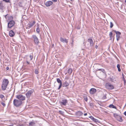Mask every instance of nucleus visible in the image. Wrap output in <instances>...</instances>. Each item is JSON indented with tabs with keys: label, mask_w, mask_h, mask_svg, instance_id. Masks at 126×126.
I'll use <instances>...</instances> for the list:
<instances>
[{
	"label": "nucleus",
	"mask_w": 126,
	"mask_h": 126,
	"mask_svg": "<svg viewBox=\"0 0 126 126\" xmlns=\"http://www.w3.org/2000/svg\"><path fill=\"white\" fill-rule=\"evenodd\" d=\"M9 83V81L7 79H5L3 80L1 86V89L2 90L5 91L6 90Z\"/></svg>",
	"instance_id": "obj_1"
},
{
	"label": "nucleus",
	"mask_w": 126,
	"mask_h": 126,
	"mask_svg": "<svg viewBox=\"0 0 126 126\" xmlns=\"http://www.w3.org/2000/svg\"><path fill=\"white\" fill-rule=\"evenodd\" d=\"M22 103V102L21 101L18 100L16 99H15L13 101L14 105L16 107H18L21 105Z\"/></svg>",
	"instance_id": "obj_2"
},
{
	"label": "nucleus",
	"mask_w": 126,
	"mask_h": 126,
	"mask_svg": "<svg viewBox=\"0 0 126 126\" xmlns=\"http://www.w3.org/2000/svg\"><path fill=\"white\" fill-rule=\"evenodd\" d=\"M32 38L33 39L35 44L36 45H38L39 43V41L37 36L35 35H32Z\"/></svg>",
	"instance_id": "obj_3"
},
{
	"label": "nucleus",
	"mask_w": 126,
	"mask_h": 126,
	"mask_svg": "<svg viewBox=\"0 0 126 126\" xmlns=\"http://www.w3.org/2000/svg\"><path fill=\"white\" fill-rule=\"evenodd\" d=\"M34 92V90L33 89H32L28 91L26 94V97L27 98H29L31 96L32 94Z\"/></svg>",
	"instance_id": "obj_4"
},
{
	"label": "nucleus",
	"mask_w": 126,
	"mask_h": 126,
	"mask_svg": "<svg viewBox=\"0 0 126 126\" xmlns=\"http://www.w3.org/2000/svg\"><path fill=\"white\" fill-rule=\"evenodd\" d=\"M112 31L116 33V40L117 41H118L120 39L121 33L117 31H116L114 30H113Z\"/></svg>",
	"instance_id": "obj_5"
},
{
	"label": "nucleus",
	"mask_w": 126,
	"mask_h": 126,
	"mask_svg": "<svg viewBox=\"0 0 126 126\" xmlns=\"http://www.w3.org/2000/svg\"><path fill=\"white\" fill-rule=\"evenodd\" d=\"M114 117L116 118L117 121L120 122L122 121L123 120L120 116L117 115L116 114H114Z\"/></svg>",
	"instance_id": "obj_6"
},
{
	"label": "nucleus",
	"mask_w": 126,
	"mask_h": 126,
	"mask_svg": "<svg viewBox=\"0 0 126 126\" xmlns=\"http://www.w3.org/2000/svg\"><path fill=\"white\" fill-rule=\"evenodd\" d=\"M16 98L21 101L24 100L25 99V96L21 94L17 95L16 96Z\"/></svg>",
	"instance_id": "obj_7"
},
{
	"label": "nucleus",
	"mask_w": 126,
	"mask_h": 126,
	"mask_svg": "<svg viewBox=\"0 0 126 126\" xmlns=\"http://www.w3.org/2000/svg\"><path fill=\"white\" fill-rule=\"evenodd\" d=\"M15 24V22L13 20L10 21L8 23V27L10 28L13 26Z\"/></svg>",
	"instance_id": "obj_8"
},
{
	"label": "nucleus",
	"mask_w": 126,
	"mask_h": 126,
	"mask_svg": "<svg viewBox=\"0 0 126 126\" xmlns=\"http://www.w3.org/2000/svg\"><path fill=\"white\" fill-rule=\"evenodd\" d=\"M106 87L108 89L112 90L113 89L114 87L113 85L110 83H108L106 85Z\"/></svg>",
	"instance_id": "obj_9"
},
{
	"label": "nucleus",
	"mask_w": 126,
	"mask_h": 126,
	"mask_svg": "<svg viewBox=\"0 0 126 126\" xmlns=\"http://www.w3.org/2000/svg\"><path fill=\"white\" fill-rule=\"evenodd\" d=\"M36 22L35 21H34L32 22H30L29 23L28 25V27L26 28V29H29L33 26L34 25L35 23Z\"/></svg>",
	"instance_id": "obj_10"
},
{
	"label": "nucleus",
	"mask_w": 126,
	"mask_h": 126,
	"mask_svg": "<svg viewBox=\"0 0 126 126\" xmlns=\"http://www.w3.org/2000/svg\"><path fill=\"white\" fill-rule=\"evenodd\" d=\"M5 8L4 6L3 5V3L0 1V9L1 10V12H4V10Z\"/></svg>",
	"instance_id": "obj_11"
},
{
	"label": "nucleus",
	"mask_w": 126,
	"mask_h": 126,
	"mask_svg": "<svg viewBox=\"0 0 126 126\" xmlns=\"http://www.w3.org/2000/svg\"><path fill=\"white\" fill-rule=\"evenodd\" d=\"M96 91V89L94 88H91L90 90V93L91 94H93Z\"/></svg>",
	"instance_id": "obj_12"
},
{
	"label": "nucleus",
	"mask_w": 126,
	"mask_h": 126,
	"mask_svg": "<svg viewBox=\"0 0 126 126\" xmlns=\"http://www.w3.org/2000/svg\"><path fill=\"white\" fill-rule=\"evenodd\" d=\"M53 2L51 1H48L46 2L45 5L47 7L53 4Z\"/></svg>",
	"instance_id": "obj_13"
},
{
	"label": "nucleus",
	"mask_w": 126,
	"mask_h": 126,
	"mask_svg": "<svg viewBox=\"0 0 126 126\" xmlns=\"http://www.w3.org/2000/svg\"><path fill=\"white\" fill-rule=\"evenodd\" d=\"M83 114V113L80 111H78L76 112L75 113L76 115L79 116L82 115Z\"/></svg>",
	"instance_id": "obj_14"
},
{
	"label": "nucleus",
	"mask_w": 126,
	"mask_h": 126,
	"mask_svg": "<svg viewBox=\"0 0 126 126\" xmlns=\"http://www.w3.org/2000/svg\"><path fill=\"white\" fill-rule=\"evenodd\" d=\"M88 41L90 43V46L92 47L93 45V42L92 40L91 39H88Z\"/></svg>",
	"instance_id": "obj_15"
},
{
	"label": "nucleus",
	"mask_w": 126,
	"mask_h": 126,
	"mask_svg": "<svg viewBox=\"0 0 126 126\" xmlns=\"http://www.w3.org/2000/svg\"><path fill=\"white\" fill-rule=\"evenodd\" d=\"M14 32L12 31L11 30L9 31V35L11 37H13L15 35Z\"/></svg>",
	"instance_id": "obj_16"
},
{
	"label": "nucleus",
	"mask_w": 126,
	"mask_h": 126,
	"mask_svg": "<svg viewBox=\"0 0 126 126\" xmlns=\"http://www.w3.org/2000/svg\"><path fill=\"white\" fill-rule=\"evenodd\" d=\"M61 41L63 43H67L68 41L67 40L64 39L62 37H61L60 39Z\"/></svg>",
	"instance_id": "obj_17"
},
{
	"label": "nucleus",
	"mask_w": 126,
	"mask_h": 126,
	"mask_svg": "<svg viewBox=\"0 0 126 126\" xmlns=\"http://www.w3.org/2000/svg\"><path fill=\"white\" fill-rule=\"evenodd\" d=\"M69 83L66 81H65L64 82L62 85V86L63 87H65L68 86L69 85Z\"/></svg>",
	"instance_id": "obj_18"
},
{
	"label": "nucleus",
	"mask_w": 126,
	"mask_h": 126,
	"mask_svg": "<svg viewBox=\"0 0 126 126\" xmlns=\"http://www.w3.org/2000/svg\"><path fill=\"white\" fill-rule=\"evenodd\" d=\"M67 102V99H64L61 102V103L63 105H65Z\"/></svg>",
	"instance_id": "obj_19"
},
{
	"label": "nucleus",
	"mask_w": 126,
	"mask_h": 126,
	"mask_svg": "<svg viewBox=\"0 0 126 126\" xmlns=\"http://www.w3.org/2000/svg\"><path fill=\"white\" fill-rule=\"evenodd\" d=\"M35 123L33 122H31L29 123V126H35Z\"/></svg>",
	"instance_id": "obj_20"
},
{
	"label": "nucleus",
	"mask_w": 126,
	"mask_h": 126,
	"mask_svg": "<svg viewBox=\"0 0 126 126\" xmlns=\"http://www.w3.org/2000/svg\"><path fill=\"white\" fill-rule=\"evenodd\" d=\"M72 70L71 68H69L67 70V72L68 74L69 75H70L72 73Z\"/></svg>",
	"instance_id": "obj_21"
},
{
	"label": "nucleus",
	"mask_w": 126,
	"mask_h": 126,
	"mask_svg": "<svg viewBox=\"0 0 126 126\" xmlns=\"http://www.w3.org/2000/svg\"><path fill=\"white\" fill-rule=\"evenodd\" d=\"M117 67L118 68V71L119 72H120L121 71V70L120 67V65L118 64L117 66Z\"/></svg>",
	"instance_id": "obj_22"
},
{
	"label": "nucleus",
	"mask_w": 126,
	"mask_h": 126,
	"mask_svg": "<svg viewBox=\"0 0 126 126\" xmlns=\"http://www.w3.org/2000/svg\"><path fill=\"white\" fill-rule=\"evenodd\" d=\"M109 107L110 108L116 109V107L112 104H111L109 105Z\"/></svg>",
	"instance_id": "obj_23"
},
{
	"label": "nucleus",
	"mask_w": 126,
	"mask_h": 126,
	"mask_svg": "<svg viewBox=\"0 0 126 126\" xmlns=\"http://www.w3.org/2000/svg\"><path fill=\"white\" fill-rule=\"evenodd\" d=\"M57 82L59 83H62V82L61 80L59 78H57Z\"/></svg>",
	"instance_id": "obj_24"
},
{
	"label": "nucleus",
	"mask_w": 126,
	"mask_h": 126,
	"mask_svg": "<svg viewBox=\"0 0 126 126\" xmlns=\"http://www.w3.org/2000/svg\"><path fill=\"white\" fill-rule=\"evenodd\" d=\"M98 70L102 72L103 73H104L105 72V70L103 69H99Z\"/></svg>",
	"instance_id": "obj_25"
},
{
	"label": "nucleus",
	"mask_w": 126,
	"mask_h": 126,
	"mask_svg": "<svg viewBox=\"0 0 126 126\" xmlns=\"http://www.w3.org/2000/svg\"><path fill=\"white\" fill-rule=\"evenodd\" d=\"M113 24L112 23V22H110V28H112L113 26Z\"/></svg>",
	"instance_id": "obj_26"
},
{
	"label": "nucleus",
	"mask_w": 126,
	"mask_h": 126,
	"mask_svg": "<svg viewBox=\"0 0 126 126\" xmlns=\"http://www.w3.org/2000/svg\"><path fill=\"white\" fill-rule=\"evenodd\" d=\"M33 56H32L31 55H30V59L29 60V61H31L33 59Z\"/></svg>",
	"instance_id": "obj_27"
},
{
	"label": "nucleus",
	"mask_w": 126,
	"mask_h": 126,
	"mask_svg": "<svg viewBox=\"0 0 126 126\" xmlns=\"http://www.w3.org/2000/svg\"><path fill=\"white\" fill-rule=\"evenodd\" d=\"M84 99L86 102L87 101L88 99L87 96H85L84 97Z\"/></svg>",
	"instance_id": "obj_28"
},
{
	"label": "nucleus",
	"mask_w": 126,
	"mask_h": 126,
	"mask_svg": "<svg viewBox=\"0 0 126 126\" xmlns=\"http://www.w3.org/2000/svg\"><path fill=\"white\" fill-rule=\"evenodd\" d=\"M59 113L60 114L62 115H63L64 114V112L63 111L61 110H59Z\"/></svg>",
	"instance_id": "obj_29"
},
{
	"label": "nucleus",
	"mask_w": 126,
	"mask_h": 126,
	"mask_svg": "<svg viewBox=\"0 0 126 126\" xmlns=\"http://www.w3.org/2000/svg\"><path fill=\"white\" fill-rule=\"evenodd\" d=\"M36 32L38 33H39L40 32V30L39 28L38 27L36 28Z\"/></svg>",
	"instance_id": "obj_30"
},
{
	"label": "nucleus",
	"mask_w": 126,
	"mask_h": 126,
	"mask_svg": "<svg viewBox=\"0 0 126 126\" xmlns=\"http://www.w3.org/2000/svg\"><path fill=\"white\" fill-rule=\"evenodd\" d=\"M122 75H123V77H122L123 80L124 81L125 83L126 82V81L125 80V79L124 78V76H123V74H122Z\"/></svg>",
	"instance_id": "obj_31"
},
{
	"label": "nucleus",
	"mask_w": 126,
	"mask_h": 126,
	"mask_svg": "<svg viewBox=\"0 0 126 126\" xmlns=\"http://www.w3.org/2000/svg\"><path fill=\"white\" fill-rule=\"evenodd\" d=\"M62 86V83H60V84L59 86V87L58 88V89L59 90L60 89V88H61V87Z\"/></svg>",
	"instance_id": "obj_32"
},
{
	"label": "nucleus",
	"mask_w": 126,
	"mask_h": 126,
	"mask_svg": "<svg viewBox=\"0 0 126 126\" xmlns=\"http://www.w3.org/2000/svg\"><path fill=\"white\" fill-rule=\"evenodd\" d=\"M29 60L28 59V58H27L26 61L27 63L28 64H30V63L29 62L30 61H29Z\"/></svg>",
	"instance_id": "obj_33"
},
{
	"label": "nucleus",
	"mask_w": 126,
	"mask_h": 126,
	"mask_svg": "<svg viewBox=\"0 0 126 126\" xmlns=\"http://www.w3.org/2000/svg\"><path fill=\"white\" fill-rule=\"evenodd\" d=\"M35 73L36 74H38V72L37 69H35Z\"/></svg>",
	"instance_id": "obj_34"
},
{
	"label": "nucleus",
	"mask_w": 126,
	"mask_h": 126,
	"mask_svg": "<svg viewBox=\"0 0 126 126\" xmlns=\"http://www.w3.org/2000/svg\"><path fill=\"white\" fill-rule=\"evenodd\" d=\"M106 98V95L105 94L103 97H102V99H105Z\"/></svg>",
	"instance_id": "obj_35"
},
{
	"label": "nucleus",
	"mask_w": 126,
	"mask_h": 126,
	"mask_svg": "<svg viewBox=\"0 0 126 126\" xmlns=\"http://www.w3.org/2000/svg\"><path fill=\"white\" fill-rule=\"evenodd\" d=\"M4 97V96L2 94H0V98L1 99H2Z\"/></svg>",
	"instance_id": "obj_36"
},
{
	"label": "nucleus",
	"mask_w": 126,
	"mask_h": 126,
	"mask_svg": "<svg viewBox=\"0 0 126 126\" xmlns=\"http://www.w3.org/2000/svg\"><path fill=\"white\" fill-rule=\"evenodd\" d=\"M93 121L95 122H97L98 121V120L95 118H94L93 120Z\"/></svg>",
	"instance_id": "obj_37"
},
{
	"label": "nucleus",
	"mask_w": 126,
	"mask_h": 126,
	"mask_svg": "<svg viewBox=\"0 0 126 126\" xmlns=\"http://www.w3.org/2000/svg\"><path fill=\"white\" fill-rule=\"evenodd\" d=\"M1 103L2 105L4 107H5V104L4 103L2 102H1Z\"/></svg>",
	"instance_id": "obj_38"
},
{
	"label": "nucleus",
	"mask_w": 126,
	"mask_h": 126,
	"mask_svg": "<svg viewBox=\"0 0 126 126\" xmlns=\"http://www.w3.org/2000/svg\"><path fill=\"white\" fill-rule=\"evenodd\" d=\"M3 1H5L6 2H9V0H3Z\"/></svg>",
	"instance_id": "obj_39"
},
{
	"label": "nucleus",
	"mask_w": 126,
	"mask_h": 126,
	"mask_svg": "<svg viewBox=\"0 0 126 126\" xmlns=\"http://www.w3.org/2000/svg\"><path fill=\"white\" fill-rule=\"evenodd\" d=\"M109 35L110 36H112V32H110Z\"/></svg>",
	"instance_id": "obj_40"
},
{
	"label": "nucleus",
	"mask_w": 126,
	"mask_h": 126,
	"mask_svg": "<svg viewBox=\"0 0 126 126\" xmlns=\"http://www.w3.org/2000/svg\"><path fill=\"white\" fill-rule=\"evenodd\" d=\"M8 14H7L6 15H5V18L6 19H7V18L8 17Z\"/></svg>",
	"instance_id": "obj_41"
},
{
	"label": "nucleus",
	"mask_w": 126,
	"mask_h": 126,
	"mask_svg": "<svg viewBox=\"0 0 126 126\" xmlns=\"http://www.w3.org/2000/svg\"><path fill=\"white\" fill-rule=\"evenodd\" d=\"M89 118H90L92 120H93V119L94 118L92 116H90Z\"/></svg>",
	"instance_id": "obj_42"
},
{
	"label": "nucleus",
	"mask_w": 126,
	"mask_h": 126,
	"mask_svg": "<svg viewBox=\"0 0 126 126\" xmlns=\"http://www.w3.org/2000/svg\"><path fill=\"white\" fill-rule=\"evenodd\" d=\"M72 42L71 43V44H72V46H73V40H72Z\"/></svg>",
	"instance_id": "obj_43"
},
{
	"label": "nucleus",
	"mask_w": 126,
	"mask_h": 126,
	"mask_svg": "<svg viewBox=\"0 0 126 126\" xmlns=\"http://www.w3.org/2000/svg\"><path fill=\"white\" fill-rule=\"evenodd\" d=\"M9 67H7L6 68V69L7 70H8L9 69Z\"/></svg>",
	"instance_id": "obj_44"
},
{
	"label": "nucleus",
	"mask_w": 126,
	"mask_h": 126,
	"mask_svg": "<svg viewBox=\"0 0 126 126\" xmlns=\"http://www.w3.org/2000/svg\"><path fill=\"white\" fill-rule=\"evenodd\" d=\"M52 1L54 2H56L57 1V0H52Z\"/></svg>",
	"instance_id": "obj_45"
},
{
	"label": "nucleus",
	"mask_w": 126,
	"mask_h": 126,
	"mask_svg": "<svg viewBox=\"0 0 126 126\" xmlns=\"http://www.w3.org/2000/svg\"><path fill=\"white\" fill-rule=\"evenodd\" d=\"M124 114L126 116V111H125L124 113Z\"/></svg>",
	"instance_id": "obj_46"
},
{
	"label": "nucleus",
	"mask_w": 126,
	"mask_h": 126,
	"mask_svg": "<svg viewBox=\"0 0 126 126\" xmlns=\"http://www.w3.org/2000/svg\"><path fill=\"white\" fill-rule=\"evenodd\" d=\"M98 47V46L97 45H95V47L96 48H97Z\"/></svg>",
	"instance_id": "obj_47"
},
{
	"label": "nucleus",
	"mask_w": 126,
	"mask_h": 126,
	"mask_svg": "<svg viewBox=\"0 0 126 126\" xmlns=\"http://www.w3.org/2000/svg\"><path fill=\"white\" fill-rule=\"evenodd\" d=\"M84 116H86L87 115V113H85L84 114Z\"/></svg>",
	"instance_id": "obj_48"
},
{
	"label": "nucleus",
	"mask_w": 126,
	"mask_h": 126,
	"mask_svg": "<svg viewBox=\"0 0 126 126\" xmlns=\"http://www.w3.org/2000/svg\"><path fill=\"white\" fill-rule=\"evenodd\" d=\"M110 39L111 40V38L112 37V36H111V37L110 36Z\"/></svg>",
	"instance_id": "obj_49"
},
{
	"label": "nucleus",
	"mask_w": 126,
	"mask_h": 126,
	"mask_svg": "<svg viewBox=\"0 0 126 126\" xmlns=\"http://www.w3.org/2000/svg\"><path fill=\"white\" fill-rule=\"evenodd\" d=\"M110 80L111 81H113L112 79H111V78H110Z\"/></svg>",
	"instance_id": "obj_50"
},
{
	"label": "nucleus",
	"mask_w": 126,
	"mask_h": 126,
	"mask_svg": "<svg viewBox=\"0 0 126 126\" xmlns=\"http://www.w3.org/2000/svg\"><path fill=\"white\" fill-rule=\"evenodd\" d=\"M80 29V27H79V28L78 27V29Z\"/></svg>",
	"instance_id": "obj_51"
},
{
	"label": "nucleus",
	"mask_w": 126,
	"mask_h": 126,
	"mask_svg": "<svg viewBox=\"0 0 126 126\" xmlns=\"http://www.w3.org/2000/svg\"><path fill=\"white\" fill-rule=\"evenodd\" d=\"M67 74V73H65V75H66V74Z\"/></svg>",
	"instance_id": "obj_52"
},
{
	"label": "nucleus",
	"mask_w": 126,
	"mask_h": 126,
	"mask_svg": "<svg viewBox=\"0 0 126 126\" xmlns=\"http://www.w3.org/2000/svg\"><path fill=\"white\" fill-rule=\"evenodd\" d=\"M71 1H73V0H70Z\"/></svg>",
	"instance_id": "obj_53"
},
{
	"label": "nucleus",
	"mask_w": 126,
	"mask_h": 126,
	"mask_svg": "<svg viewBox=\"0 0 126 126\" xmlns=\"http://www.w3.org/2000/svg\"><path fill=\"white\" fill-rule=\"evenodd\" d=\"M125 2L126 3V0H125Z\"/></svg>",
	"instance_id": "obj_54"
}]
</instances>
